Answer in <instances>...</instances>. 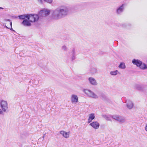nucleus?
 Returning a JSON list of instances; mask_svg holds the SVG:
<instances>
[{
  "label": "nucleus",
  "mask_w": 147,
  "mask_h": 147,
  "mask_svg": "<svg viewBox=\"0 0 147 147\" xmlns=\"http://www.w3.org/2000/svg\"><path fill=\"white\" fill-rule=\"evenodd\" d=\"M70 100L72 103L76 104L78 102V97L76 95L73 94L71 96Z\"/></svg>",
  "instance_id": "7"
},
{
  "label": "nucleus",
  "mask_w": 147,
  "mask_h": 147,
  "mask_svg": "<svg viewBox=\"0 0 147 147\" xmlns=\"http://www.w3.org/2000/svg\"><path fill=\"white\" fill-rule=\"evenodd\" d=\"M68 8L67 6L60 5L53 11L52 17L55 20L60 19L66 16L68 14Z\"/></svg>",
  "instance_id": "1"
},
{
  "label": "nucleus",
  "mask_w": 147,
  "mask_h": 147,
  "mask_svg": "<svg viewBox=\"0 0 147 147\" xmlns=\"http://www.w3.org/2000/svg\"><path fill=\"white\" fill-rule=\"evenodd\" d=\"M72 56L71 57V59L72 60H74L75 59V56L74 54L75 53V50L73 49L72 50Z\"/></svg>",
  "instance_id": "21"
},
{
  "label": "nucleus",
  "mask_w": 147,
  "mask_h": 147,
  "mask_svg": "<svg viewBox=\"0 0 147 147\" xmlns=\"http://www.w3.org/2000/svg\"><path fill=\"white\" fill-rule=\"evenodd\" d=\"M3 8L2 7H0V9H3Z\"/></svg>",
  "instance_id": "28"
},
{
  "label": "nucleus",
  "mask_w": 147,
  "mask_h": 147,
  "mask_svg": "<svg viewBox=\"0 0 147 147\" xmlns=\"http://www.w3.org/2000/svg\"><path fill=\"white\" fill-rule=\"evenodd\" d=\"M28 14H24L23 15H21L20 16H18V17L21 20H25V18H26L28 20Z\"/></svg>",
  "instance_id": "16"
},
{
  "label": "nucleus",
  "mask_w": 147,
  "mask_h": 147,
  "mask_svg": "<svg viewBox=\"0 0 147 147\" xmlns=\"http://www.w3.org/2000/svg\"><path fill=\"white\" fill-rule=\"evenodd\" d=\"M0 107L1 110L2 112L0 113V114L3 115L4 112H6L8 109V103L5 100H2L0 102Z\"/></svg>",
  "instance_id": "3"
},
{
  "label": "nucleus",
  "mask_w": 147,
  "mask_h": 147,
  "mask_svg": "<svg viewBox=\"0 0 147 147\" xmlns=\"http://www.w3.org/2000/svg\"><path fill=\"white\" fill-rule=\"evenodd\" d=\"M44 138V136H43V138Z\"/></svg>",
  "instance_id": "30"
},
{
  "label": "nucleus",
  "mask_w": 147,
  "mask_h": 147,
  "mask_svg": "<svg viewBox=\"0 0 147 147\" xmlns=\"http://www.w3.org/2000/svg\"><path fill=\"white\" fill-rule=\"evenodd\" d=\"M60 133L61 134L63 137L67 138L69 137V132H66L64 131H60Z\"/></svg>",
  "instance_id": "14"
},
{
  "label": "nucleus",
  "mask_w": 147,
  "mask_h": 147,
  "mask_svg": "<svg viewBox=\"0 0 147 147\" xmlns=\"http://www.w3.org/2000/svg\"><path fill=\"white\" fill-rule=\"evenodd\" d=\"M38 1L41 3H43V1H44L45 2H47L49 4H51L53 1V0H38Z\"/></svg>",
  "instance_id": "20"
},
{
  "label": "nucleus",
  "mask_w": 147,
  "mask_h": 147,
  "mask_svg": "<svg viewBox=\"0 0 147 147\" xmlns=\"http://www.w3.org/2000/svg\"><path fill=\"white\" fill-rule=\"evenodd\" d=\"M118 67L120 69H125L126 67L125 63L123 62L121 63L119 65Z\"/></svg>",
  "instance_id": "19"
},
{
  "label": "nucleus",
  "mask_w": 147,
  "mask_h": 147,
  "mask_svg": "<svg viewBox=\"0 0 147 147\" xmlns=\"http://www.w3.org/2000/svg\"><path fill=\"white\" fill-rule=\"evenodd\" d=\"M118 73V71L116 70L114 71H112L110 72V74L111 75L115 76L117 75Z\"/></svg>",
  "instance_id": "22"
},
{
  "label": "nucleus",
  "mask_w": 147,
  "mask_h": 147,
  "mask_svg": "<svg viewBox=\"0 0 147 147\" xmlns=\"http://www.w3.org/2000/svg\"><path fill=\"white\" fill-rule=\"evenodd\" d=\"M135 88L139 90H142V88L141 86L139 85H135Z\"/></svg>",
  "instance_id": "23"
},
{
  "label": "nucleus",
  "mask_w": 147,
  "mask_h": 147,
  "mask_svg": "<svg viewBox=\"0 0 147 147\" xmlns=\"http://www.w3.org/2000/svg\"><path fill=\"white\" fill-rule=\"evenodd\" d=\"M88 80L90 83L94 85H96L97 83L95 79L92 77H90L88 78Z\"/></svg>",
  "instance_id": "13"
},
{
  "label": "nucleus",
  "mask_w": 147,
  "mask_h": 147,
  "mask_svg": "<svg viewBox=\"0 0 147 147\" xmlns=\"http://www.w3.org/2000/svg\"><path fill=\"white\" fill-rule=\"evenodd\" d=\"M145 129L146 131H147V124H146V125Z\"/></svg>",
  "instance_id": "27"
},
{
  "label": "nucleus",
  "mask_w": 147,
  "mask_h": 147,
  "mask_svg": "<svg viewBox=\"0 0 147 147\" xmlns=\"http://www.w3.org/2000/svg\"><path fill=\"white\" fill-rule=\"evenodd\" d=\"M39 16L36 14H29L28 20L31 22L34 23L37 22L38 20Z\"/></svg>",
  "instance_id": "4"
},
{
  "label": "nucleus",
  "mask_w": 147,
  "mask_h": 147,
  "mask_svg": "<svg viewBox=\"0 0 147 147\" xmlns=\"http://www.w3.org/2000/svg\"><path fill=\"white\" fill-rule=\"evenodd\" d=\"M88 123H89L91 122L92 120L94 119V113L90 114L88 115Z\"/></svg>",
  "instance_id": "11"
},
{
  "label": "nucleus",
  "mask_w": 147,
  "mask_h": 147,
  "mask_svg": "<svg viewBox=\"0 0 147 147\" xmlns=\"http://www.w3.org/2000/svg\"><path fill=\"white\" fill-rule=\"evenodd\" d=\"M125 5L122 4L121 6L117 8L116 10V13L117 14H121L123 11L124 9V7Z\"/></svg>",
  "instance_id": "8"
},
{
  "label": "nucleus",
  "mask_w": 147,
  "mask_h": 147,
  "mask_svg": "<svg viewBox=\"0 0 147 147\" xmlns=\"http://www.w3.org/2000/svg\"><path fill=\"white\" fill-rule=\"evenodd\" d=\"M30 22L28 20H25L23 21L22 24L24 26H31Z\"/></svg>",
  "instance_id": "12"
},
{
  "label": "nucleus",
  "mask_w": 147,
  "mask_h": 147,
  "mask_svg": "<svg viewBox=\"0 0 147 147\" xmlns=\"http://www.w3.org/2000/svg\"><path fill=\"white\" fill-rule=\"evenodd\" d=\"M62 50L65 51H67V48L66 46L63 45L62 46Z\"/></svg>",
  "instance_id": "25"
},
{
  "label": "nucleus",
  "mask_w": 147,
  "mask_h": 147,
  "mask_svg": "<svg viewBox=\"0 0 147 147\" xmlns=\"http://www.w3.org/2000/svg\"><path fill=\"white\" fill-rule=\"evenodd\" d=\"M141 61L138 59H133L132 61V63L134 65H136L138 67H139L140 64H141Z\"/></svg>",
  "instance_id": "15"
},
{
  "label": "nucleus",
  "mask_w": 147,
  "mask_h": 147,
  "mask_svg": "<svg viewBox=\"0 0 147 147\" xmlns=\"http://www.w3.org/2000/svg\"><path fill=\"white\" fill-rule=\"evenodd\" d=\"M104 117H105V119L107 120H108V121L110 120V119L109 117H108L107 116H106V115H104Z\"/></svg>",
  "instance_id": "26"
},
{
  "label": "nucleus",
  "mask_w": 147,
  "mask_h": 147,
  "mask_svg": "<svg viewBox=\"0 0 147 147\" xmlns=\"http://www.w3.org/2000/svg\"><path fill=\"white\" fill-rule=\"evenodd\" d=\"M2 112V111L1 110V109H0V113H1Z\"/></svg>",
  "instance_id": "29"
},
{
  "label": "nucleus",
  "mask_w": 147,
  "mask_h": 147,
  "mask_svg": "<svg viewBox=\"0 0 147 147\" xmlns=\"http://www.w3.org/2000/svg\"><path fill=\"white\" fill-rule=\"evenodd\" d=\"M50 12L49 10L47 9H44L39 11V15L40 17H44L49 15Z\"/></svg>",
  "instance_id": "6"
},
{
  "label": "nucleus",
  "mask_w": 147,
  "mask_h": 147,
  "mask_svg": "<svg viewBox=\"0 0 147 147\" xmlns=\"http://www.w3.org/2000/svg\"><path fill=\"white\" fill-rule=\"evenodd\" d=\"M91 71L92 73L93 74H94L97 72V70L95 68H92L91 69Z\"/></svg>",
  "instance_id": "24"
},
{
  "label": "nucleus",
  "mask_w": 147,
  "mask_h": 147,
  "mask_svg": "<svg viewBox=\"0 0 147 147\" xmlns=\"http://www.w3.org/2000/svg\"><path fill=\"white\" fill-rule=\"evenodd\" d=\"M83 92L88 96L94 99H97L98 98L97 95L91 90L87 89H84Z\"/></svg>",
  "instance_id": "2"
},
{
  "label": "nucleus",
  "mask_w": 147,
  "mask_h": 147,
  "mask_svg": "<svg viewBox=\"0 0 147 147\" xmlns=\"http://www.w3.org/2000/svg\"><path fill=\"white\" fill-rule=\"evenodd\" d=\"M140 68L142 69H145L147 68V66L144 63H142V62H141V64L139 66Z\"/></svg>",
  "instance_id": "18"
},
{
  "label": "nucleus",
  "mask_w": 147,
  "mask_h": 147,
  "mask_svg": "<svg viewBox=\"0 0 147 147\" xmlns=\"http://www.w3.org/2000/svg\"><path fill=\"white\" fill-rule=\"evenodd\" d=\"M113 119L121 123H125L126 121L125 118L119 115H114L112 116Z\"/></svg>",
  "instance_id": "5"
},
{
  "label": "nucleus",
  "mask_w": 147,
  "mask_h": 147,
  "mask_svg": "<svg viewBox=\"0 0 147 147\" xmlns=\"http://www.w3.org/2000/svg\"><path fill=\"white\" fill-rule=\"evenodd\" d=\"M90 125L94 129H97L99 128L100 124L97 121H94L90 123Z\"/></svg>",
  "instance_id": "10"
},
{
  "label": "nucleus",
  "mask_w": 147,
  "mask_h": 147,
  "mask_svg": "<svg viewBox=\"0 0 147 147\" xmlns=\"http://www.w3.org/2000/svg\"><path fill=\"white\" fill-rule=\"evenodd\" d=\"M126 105L127 108L129 109H131L134 107L133 102L130 100H128L126 101Z\"/></svg>",
  "instance_id": "9"
},
{
  "label": "nucleus",
  "mask_w": 147,
  "mask_h": 147,
  "mask_svg": "<svg viewBox=\"0 0 147 147\" xmlns=\"http://www.w3.org/2000/svg\"><path fill=\"white\" fill-rule=\"evenodd\" d=\"M4 21L5 22H7V21L9 22V24H10V27H8L7 26L5 25V27L6 28H7L9 29L10 30H12L13 31H14V30H13V29L12 28V22L9 19H5V20H4Z\"/></svg>",
  "instance_id": "17"
}]
</instances>
